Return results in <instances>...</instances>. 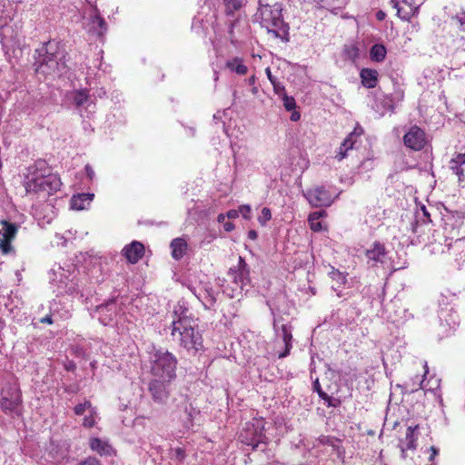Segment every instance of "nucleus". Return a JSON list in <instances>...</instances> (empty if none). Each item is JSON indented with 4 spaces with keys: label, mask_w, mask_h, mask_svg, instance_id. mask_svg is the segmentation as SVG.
Here are the masks:
<instances>
[{
    "label": "nucleus",
    "mask_w": 465,
    "mask_h": 465,
    "mask_svg": "<svg viewBox=\"0 0 465 465\" xmlns=\"http://www.w3.org/2000/svg\"><path fill=\"white\" fill-rule=\"evenodd\" d=\"M196 321L184 301H179L174 305L171 335L175 342L193 354L203 348L202 334L196 329Z\"/></svg>",
    "instance_id": "nucleus-1"
},
{
    "label": "nucleus",
    "mask_w": 465,
    "mask_h": 465,
    "mask_svg": "<svg viewBox=\"0 0 465 465\" xmlns=\"http://www.w3.org/2000/svg\"><path fill=\"white\" fill-rule=\"evenodd\" d=\"M61 185L60 177L52 173L51 168L43 160L36 161L29 168V173L25 180L27 193H34L43 197L53 195L60 190Z\"/></svg>",
    "instance_id": "nucleus-2"
},
{
    "label": "nucleus",
    "mask_w": 465,
    "mask_h": 465,
    "mask_svg": "<svg viewBox=\"0 0 465 465\" xmlns=\"http://www.w3.org/2000/svg\"><path fill=\"white\" fill-rule=\"evenodd\" d=\"M149 353L150 371L154 378L173 381L176 378L177 359L163 348L152 346Z\"/></svg>",
    "instance_id": "nucleus-3"
},
{
    "label": "nucleus",
    "mask_w": 465,
    "mask_h": 465,
    "mask_svg": "<svg viewBox=\"0 0 465 465\" xmlns=\"http://www.w3.org/2000/svg\"><path fill=\"white\" fill-rule=\"evenodd\" d=\"M256 18L260 20L262 26L275 37L280 36V32L284 34L288 32L289 26L283 21L282 7L279 3L273 5H260Z\"/></svg>",
    "instance_id": "nucleus-4"
},
{
    "label": "nucleus",
    "mask_w": 465,
    "mask_h": 465,
    "mask_svg": "<svg viewBox=\"0 0 465 465\" xmlns=\"http://www.w3.org/2000/svg\"><path fill=\"white\" fill-rule=\"evenodd\" d=\"M36 72L45 75H59L65 68L64 54L52 44H48L45 53L37 62Z\"/></svg>",
    "instance_id": "nucleus-5"
},
{
    "label": "nucleus",
    "mask_w": 465,
    "mask_h": 465,
    "mask_svg": "<svg viewBox=\"0 0 465 465\" xmlns=\"http://www.w3.org/2000/svg\"><path fill=\"white\" fill-rule=\"evenodd\" d=\"M1 397V409L5 413L15 416L22 415V392L16 384H7L4 387Z\"/></svg>",
    "instance_id": "nucleus-6"
},
{
    "label": "nucleus",
    "mask_w": 465,
    "mask_h": 465,
    "mask_svg": "<svg viewBox=\"0 0 465 465\" xmlns=\"http://www.w3.org/2000/svg\"><path fill=\"white\" fill-rule=\"evenodd\" d=\"M228 277L233 286L231 289L224 287L223 292L227 296L233 298L249 283V270L245 261L242 257H239L237 265L229 270Z\"/></svg>",
    "instance_id": "nucleus-7"
},
{
    "label": "nucleus",
    "mask_w": 465,
    "mask_h": 465,
    "mask_svg": "<svg viewBox=\"0 0 465 465\" xmlns=\"http://www.w3.org/2000/svg\"><path fill=\"white\" fill-rule=\"evenodd\" d=\"M70 276L69 272L61 266H58L57 270L52 269L49 272L50 281L53 284L56 285L55 292L58 294H74L79 292L80 287L78 282L74 281V276L72 278Z\"/></svg>",
    "instance_id": "nucleus-8"
},
{
    "label": "nucleus",
    "mask_w": 465,
    "mask_h": 465,
    "mask_svg": "<svg viewBox=\"0 0 465 465\" xmlns=\"http://www.w3.org/2000/svg\"><path fill=\"white\" fill-rule=\"evenodd\" d=\"M309 203L314 207L330 206L338 196L336 192H331L325 186H316L303 193Z\"/></svg>",
    "instance_id": "nucleus-9"
},
{
    "label": "nucleus",
    "mask_w": 465,
    "mask_h": 465,
    "mask_svg": "<svg viewBox=\"0 0 465 465\" xmlns=\"http://www.w3.org/2000/svg\"><path fill=\"white\" fill-rule=\"evenodd\" d=\"M427 142V135L424 130L417 125L411 126L403 135L404 145L415 152L424 149Z\"/></svg>",
    "instance_id": "nucleus-10"
},
{
    "label": "nucleus",
    "mask_w": 465,
    "mask_h": 465,
    "mask_svg": "<svg viewBox=\"0 0 465 465\" xmlns=\"http://www.w3.org/2000/svg\"><path fill=\"white\" fill-rule=\"evenodd\" d=\"M171 381L153 378L149 383V392L154 402L165 404L171 394Z\"/></svg>",
    "instance_id": "nucleus-11"
},
{
    "label": "nucleus",
    "mask_w": 465,
    "mask_h": 465,
    "mask_svg": "<svg viewBox=\"0 0 465 465\" xmlns=\"http://www.w3.org/2000/svg\"><path fill=\"white\" fill-rule=\"evenodd\" d=\"M0 224V251L7 254L13 251L11 242L16 235L18 226L5 220L1 221Z\"/></svg>",
    "instance_id": "nucleus-12"
},
{
    "label": "nucleus",
    "mask_w": 465,
    "mask_h": 465,
    "mask_svg": "<svg viewBox=\"0 0 465 465\" xmlns=\"http://www.w3.org/2000/svg\"><path fill=\"white\" fill-rule=\"evenodd\" d=\"M420 426L410 425L406 428L403 437L399 439V448L401 451V456L405 458L408 450H415L417 447V440L420 436Z\"/></svg>",
    "instance_id": "nucleus-13"
},
{
    "label": "nucleus",
    "mask_w": 465,
    "mask_h": 465,
    "mask_svg": "<svg viewBox=\"0 0 465 465\" xmlns=\"http://www.w3.org/2000/svg\"><path fill=\"white\" fill-rule=\"evenodd\" d=\"M367 263L371 266L385 264L388 262V252L384 244L374 242L370 249L366 251Z\"/></svg>",
    "instance_id": "nucleus-14"
},
{
    "label": "nucleus",
    "mask_w": 465,
    "mask_h": 465,
    "mask_svg": "<svg viewBox=\"0 0 465 465\" xmlns=\"http://www.w3.org/2000/svg\"><path fill=\"white\" fill-rule=\"evenodd\" d=\"M86 29L90 34H93L97 37L104 36L107 31L106 23L96 8H94L89 15Z\"/></svg>",
    "instance_id": "nucleus-15"
},
{
    "label": "nucleus",
    "mask_w": 465,
    "mask_h": 465,
    "mask_svg": "<svg viewBox=\"0 0 465 465\" xmlns=\"http://www.w3.org/2000/svg\"><path fill=\"white\" fill-rule=\"evenodd\" d=\"M98 320L103 325L113 324L118 315V304L112 301L97 307Z\"/></svg>",
    "instance_id": "nucleus-16"
},
{
    "label": "nucleus",
    "mask_w": 465,
    "mask_h": 465,
    "mask_svg": "<svg viewBox=\"0 0 465 465\" xmlns=\"http://www.w3.org/2000/svg\"><path fill=\"white\" fill-rule=\"evenodd\" d=\"M122 253L130 263L134 264L143 256L144 246L140 242L134 241L124 246Z\"/></svg>",
    "instance_id": "nucleus-17"
},
{
    "label": "nucleus",
    "mask_w": 465,
    "mask_h": 465,
    "mask_svg": "<svg viewBox=\"0 0 465 465\" xmlns=\"http://www.w3.org/2000/svg\"><path fill=\"white\" fill-rule=\"evenodd\" d=\"M362 134V129L361 127L355 128L353 132H351L342 142L341 144L339 151L335 156L338 161L343 160L347 157L348 151L351 150L356 143V138Z\"/></svg>",
    "instance_id": "nucleus-18"
},
{
    "label": "nucleus",
    "mask_w": 465,
    "mask_h": 465,
    "mask_svg": "<svg viewBox=\"0 0 465 465\" xmlns=\"http://www.w3.org/2000/svg\"><path fill=\"white\" fill-rule=\"evenodd\" d=\"M89 447L92 451L101 456H111L114 452V448L107 440L97 437L90 438Z\"/></svg>",
    "instance_id": "nucleus-19"
},
{
    "label": "nucleus",
    "mask_w": 465,
    "mask_h": 465,
    "mask_svg": "<svg viewBox=\"0 0 465 465\" xmlns=\"http://www.w3.org/2000/svg\"><path fill=\"white\" fill-rule=\"evenodd\" d=\"M94 194L91 193L74 194L70 199V206L75 211L88 209L94 200Z\"/></svg>",
    "instance_id": "nucleus-20"
},
{
    "label": "nucleus",
    "mask_w": 465,
    "mask_h": 465,
    "mask_svg": "<svg viewBox=\"0 0 465 465\" xmlns=\"http://www.w3.org/2000/svg\"><path fill=\"white\" fill-rule=\"evenodd\" d=\"M401 2L406 5L400 6L398 5L397 14L403 20H410L411 17L415 16L419 12V5H417L414 0H401Z\"/></svg>",
    "instance_id": "nucleus-21"
},
{
    "label": "nucleus",
    "mask_w": 465,
    "mask_h": 465,
    "mask_svg": "<svg viewBox=\"0 0 465 465\" xmlns=\"http://www.w3.org/2000/svg\"><path fill=\"white\" fill-rule=\"evenodd\" d=\"M360 77L362 85L368 89L374 88L378 84V72L374 69L363 68Z\"/></svg>",
    "instance_id": "nucleus-22"
},
{
    "label": "nucleus",
    "mask_w": 465,
    "mask_h": 465,
    "mask_svg": "<svg viewBox=\"0 0 465 465\" xmlns=\"http://www.w3.org/2000/svg\"><path fill=\"white\" fill-rule=\"evenodd\" d=\"M465 164V153H458L450 162V169L455 173L459 181L461 182L465 178L463 165Z\"/></svg>",
    "instance_id": "nucleus-23"
},
{
    "label": "nucleus",
    "mask_w": 465,
    "mask_h": 465,
    "mask_svg": "<svg viewBox=\"0 0 465 465\" xmlns=\"http://www.w3.org/2000/svg\"><path fill=\"white\" fill-rule=\"evenodd\" d=\"M170 247L172 249V256L175 260H180L185 254L187 250V242L183 238H176L172 241Z\"/></svg>",
    "instance_id": "nucleus-24"
},
{
    "label": "nucleus",
    "mask_w": 465,
    "mask_h": 465,
    "mask_svg": "<svg viewBox=\"0 0 465 465\" xmlns=\"http://www.w3.org/2000/svg\"><path fill=\"white\" fill-rule=\"evenodd\" d=\"M226 67L232 72L240 75H244L248 72L247 66L243 64V61L240 57H234L226 62Z\"/></svg>",
    "instance_id": "nucleus-25"
},
{
    "label": "nucleus",
    "mask_w": 465,
    "mask_h": 465,
    "mask_svg": "<svg viewBox=\"0 0 465 465\" xmlns=\"http://www.w3.org/2000/svg\"><path fill=\"white\" fill-rule=\"evenodd\" d=\"M325 214L324 211L314 212L309 215L308 222L310 223V228L313 232H321L322 230V223L320 222V218Z\"/></svg>",
    "instance_id": "nucleus-26"
},
{
    "label": "nucleus",
    "mask_w": 465,
    "mask_h": 465,
    "mask_svg": "<svg viewBox=\"0 0 465 465\" xmlns=\"http://www.w3.org/2000/svg\"><path fill=\"white\" fill-rule=\"evenodd\" d=\"M255 432L251 438H248L244 435L243 432L241 433L240 438L243 443L246 445L252 446V449H256L260 442L262 440V431L258 432L257 430H254Z\"/></svg>",
    "instance_id": "nucleus-27"
},
{
    "label": "nucleus",
    "mask_w": 465,
    "mask_h": 465,
    "mask_svg": "<svg viewBox=\"0 0 465 465\" xmlns=\"http://www.w3.org/2000/svg\"><path fill=\"white\" fill-rule=\"evenodd\" d=\"M386 48L383 45H374L371 49V58L375 62H382L386 57Z\"/></svg>",
    "instance_id": "nucleus-28"
},
{
    "label": "nucleus",
    "mask_w": 465,
    "mask_h": 465,
    "mask_svg": "<svg viewBox=\"0 0 465 465\" xmlns=\"http://www.w3.org/2000/svg\"><path fill=\"white\" fill-rule=\"evenodd\" d=\"M74 104L78 106H84L88 102L89 96L85 90L74 91L71 94Z\"/></svg>",
    "instance_id": "nucleus-29"
},
{
    "label": "nucleus",
    "mask_w": 465,
    "mask_h": 465,
    "mask_svg": "<svg viewBox=\"0 0 465 465\" xmlns=\"http://www.w3.org/2000/svg\"><path fill=\"white\" fill-rule=\"evenodd\" d=\"M94 408L89 401H85L83 403H79L74 406V412L77 416L85 415V413H94Z\"/></svg>",
    "instance_id": "nucleus-30"
},
{
    "label": "nucleus",
    "mask_w": 465,
    "mask_h": 465,
    "mask_svg": "<svg viewBox=\"0 0 465 465\" xmlns=\"http://www.w3.org/2000/svg\"><path fill=\"white\" fill-rule=\"evenodd\" d=\"M223 4L226 14L232 15L242 6L243 0H223Z\"/></svg>",
    "instance_id": "nucleus-31"
},
{
    "label": "nucleus",
    "mask_w": 465,
    "mask_h": 465,
    "mask_svg": "<svg viewBox=\"0 0 465 465\" xmlns=\"http://www.w3.org/2000/svg\"><path fill=\"white\" fill-rule=\"evenodd\" d=\"M82 416L84 417L82 425L84 428H93L96 424V421L98 420L96 408H94V413L87 412L85 413V415Z\"/></svg>",
    "instance_id": "nucleus-32"
},
{
    "label": "nucleus",
    "mask_w": 465,
    "mask_h": 465,
    "mask_svg": "<svg viewBox=\"0 0 465 465\" xmlns=\"http://www.w3.org/2000/svg\"><path fill=\"white\" fill-rule=\"evenodd\" d=\"M218 292L212 288L205 287L203 293H199L197 296L199 298L205 299L207 302L211 305L214 303L217 300Z\"/></svg>",
    "instance_id": "nucleus-33"
},
{
    "label": "nucleus",
    "mask_w": 465,
    "mask_h": 465,
    "mask_svg": "<svg viewBox=\"0 0 465 465\" xmlns=\"http://www.w3.org/2000/svg\"><path fill=\"white\" fill-rule=\"evenodd\" d=\"M281 336L282 338V341L284 343V346L285 347H292V335L291 327L289 325H287V324L282 325Z\"/></svg>",
    "instance_id": "nucleus-34"
},
{
    "label": "nucleus",
    "mask_w": 465,
    "mask_h": 465,
    "mask_svg": "<svg viewBox=\"0 0 465 465\" xmlns=\"http://www.w3.org/2000/svg\"><path fill=\"white\" fill-rule=\"evenodd\" d=\"M272 219V212L268 207H263L261 211L257 220L262 226H265L266 223Z\"/></svg>",
    "instance_id": "nucleus-35"
},
{
    "label": "nucleus",
    "mask_w": 465,
    "mask_h": 465,
    "mask_svg": "<svg viewBox=\"0 0 465 465\" xmlns=\"http://www.w3.org/2000/svg\"><path fill=\"white\" fill-rule=\"evenodd\" d=\"M419 389L429 390V391L432 390L431 387H428V384L425 381V378L420 380L417 376V377H415V379L412 380L411 391H417Z\"/></svg>",
    "instance_id": "nucleus-36"
},
{
    "label": "nucleus",
    "mask_w": 465,
    "mask_h": 465,
    "mask_svg": "<svg viewBox=\"0 0 465 465\" xmlns=\"http://www.w3.org/2000/svg\"><path fill=\"white\" fill-rule=\"evenodd\" d=\"M331 277L333 281H335L339 285H342V284H345L346 282V275L343 274L342 272L337 271V270H332L331 272Z\"/></svg>",
    "instance_id": "nucleus-37"
},
{
    "label": "nucleus",
    "mask_w": 465,
    "mask_h": 465,
    "mask_svg": "<svg viewBox=\"0 0 465 465\" xmlns=\"http://www.w3.org/2000/svg\"><path fill=\"white\" fill-rule=\"evenodd\" d=\"M239 215L241 214L244 219L249 220L251 218V206L249 204L241 205L238 209Z\"/></svg>",
    "instance_id": "nucleus-38"
},
{
    "label": "nucleus",
    "mask_w": 465,
    "mask_h": 465,
    "mask_svg": "<svg viewBox=\"0 0 465 465\" xmlns=\"http://www.w3.org/2000/svg\"><path fill=\"white\" fill-rule=\"evenodd\" d=\"M283 105L287 111H292L295 108L296 103L292 97L285 96L283 99Z\"/></svg>",
    "instance_id": "nucleus-39"
},
{
    "label": "nucleus",
    "mask_w": 465,
    "mask_h": 465,
    "mask_svg": "<svg viewBox=\"0 0 465 465\" xmlns=\"http://www.w3.org/2000/svg\"><path fill=\"white\" fill-rule=\"evenodd\" d=\"M77 465H102L101 462L94 457H88L77 463Z\"/></svg>",
    "instance_id": "nucleus-40"
},
{
    "label": "nucleus",
    "mask_w": 465,
    "mask_h": 465,
    "mask_svg": "<svg viewBox=\"0 0 465 465\" xmlns=\"http://www.w3.org/2000/svg\"><path fill=\"white\" fill-rule=\"evenodd\" d=\"M313 388L314 390L319 393V396L322 399H326L328 398L327 394L325 392H323L320 387V383H319V381L316 380L313 383Z\"/></svg>",
    "instance_id": "nucleus-41"
},
{
    "label": "nucleus",
    "mask_w": 465,
    "mask_h": 465,
    "mask_svg": "<svg viewBox=\"0 0 465 465\" xmlns=\"http://www.w3.org/2000/svg\"><path fill=\"white\" fill-rule=\"evenodd\" d=\"M84 171H85V173H86L87 177L90 180H93L94 178L95 173H94V171L93 170L91 165L86 164L85 167H84Z\"/></svg>",
    "instance_id": "nucleus-42"
},
{
    "label": "nucleus",
    "mask_w": 465,
    "mask_h": 465,
    "mask_svg": "<svg viewBox=\"0 0 465 465\" xmlns=\"http://www.w3.org/2000/svg\"><path fill=\"white\" fill-rule=\"evenodd\" d=\"M228 120H229L228 123L223 122V130H224L225 134L228 136H232V135H233V134L230 132L229 127H230V124L232 123V118H229Z\"/></svg>",
    "instance_id": "nucleus-43"
},
{
    "label": "nucleus",
    "mask_w": 465,
    "mask_h": 465,
    "mask_svg": "<svg viewBox=\"0 0 465 465\" xmlns=\"http://www.w3.org/2000/svg\"><path fill=\"white\" fill-rule=\"evenodd\" d=\"M265 73L270 82L273 84L274 87H276V78L272 74L271 69L269 67L265 69Z\"/></svg>",
    "instance_id": "nucleus-44"
},
{
    "label": "nucleus",
    "mask_w": 465,
    "mask_h": 465,
    "mask_svg": "<svg viewBox=\"0 0 465 465\" xmlns=\"http://www.w3.org/2000/svg\"><path fill=\"white\" fill-rule=\"evenodd\" d=\"M372 167H373V163H372V160H371V159L364 160L360 165V168L371 169Z\"/></svg>",
    "instance_id": "nucleus-45"
},
{
    "label": "nucleus",
    "mask_w": 465,
    "mask_h": 465,
    "mask_svg": "<svg viewBox=\"0 0 465 465\" xmlns=\"http://www.w3.org/2000/svg\"><path fill=\"white\" fill-rule=\"evenodd\" d=\"M239 216V211L238 210H230L226 213V217L228 219H235Z\"/></svg>",
    "instance_id": "nucleus-46"
},
{
    "label": "nucleus",
    "mask_w": 465,
    "mask_h": 465,
    "mask_svg": "<svg viewBox=\"0 0 465 465\" xmlns=\"http://www.w3.org/2000/svg\"><path fill=\"white\" fill-rule=\"evenodd\" d=\"M75 368H76V365L73 361H68L64 364V369L68 371H74Z\"/></svg>",
    "instance_id": "nucleus-47"
},
{
    "label": "nucleus",
    "mask_w": 465,
    "mask_h": 465,
    "mask_svg": "<svg viewBox=\"0 0 465 465\" xmlns=\"http://www.w3.org/2000/svg\"><path fill=\"white\" fill-rule=\"evenodd\" d=\"M175 455H176V458L179 459L180 460H183L184 457H185V453H184V450L181 448H177L175 449Z\"/></svg>",
    "instance_id": "nucleus-48"
},
{
    "label": "nucleus",
    "mask_w": 465,
    "mask_h": 465,
    "mask_svg": "<svg viewBox=\"0 0 465 465\" xmlns=\"http://www.w3.org/2000/svg\"><path fill=\"white\" fill-rule=\"evenodd\" d=\"M430 450L431 453H430V455L429 457V460H430V461H432L434 460L435 456L438 455L439 450L434 446L430 447Z\"/></svg>",
    "instance_id": "nucleus-49"
},
{
    "label": "nucleus",
    "mask_w": 465,
    "mask_h": 465,
    "mask_svg": "<svg viewBox=\"0 0 465 465\" xmlns=\"http://www.w3.org/2000/svg\"><path fill=\"white\" fill-rule=\"evenodd\" d=\"M223 229L226 232H232L234 229V224L232 223H231V222H225L223 223Z\"/></svg>",
    "instance_id": "nucleus-50"
},
{
    "label": "nucleus",
    "mask_w": 465,
    "mask_h": 465,
    "mask_svg": "<svg viewBox=\"0 0 465 465\" xmlns=\"http://www.w3.org/2000/svg\"><path fill=\"white\" fill-rule=\"evenodd\" d=\"M258 237V233L254 230H251L248 232V238L251 240H256Z\"/></svg>",
    "instance_id": "nucleus-51"
},
{
    "label": "nucleus",
    "mask_w": 465,
    "mask_h": 465,
    "mask_svg": "<svg viewBox=\"0 0 465 465\" xmlns=\"http://www.w3.org/2000/svg\"><path fill=\"white\" fill-rule=\"evenodd\" d=\"M292 347H285V350L279 354V358H284L289 355Z\"/></svg>",
    "instance_id": "nucleus-52"
},
{
    "label": "nucleus",
    "mask_w": 465,
    "mask_h": 465,
    "mask_svg": "<svg viewBox=\"0 0 465 465\" xmlns=\"http://www.w3.org/2000/svg\"><path fill=\"white\" fill-rule=\"evenodd\" d=\"M226 213H220L217 217V221L218 223H225V219H226Z\"/></svg>",
    "instance_id": "nucleus-53"
},
{
    "label": "nucleus",
    "mask_w": 465,
    "mask_h": 465,
    "mask_svg": "<svg viewBox=\"0 0 465 465\" xmlns=\"http://www.w3.org/2000/svg\"><path fill=\"white\" fill-rule=\"evenodd\" d=\"M386 15L383 11H379L376 14V17L378 20L382 21L385 18Z\"/></svg>",
    "instance_id": "nucleus-54"
},
{
    "label": "nucleus",
    "mask_w": 465,
    "mask_h": 465,
    "mask_svg": "<svg viewBox=\"0 0 465 465\" xmlns=\"http://www.w3.org/2000/svg\"><path fill=\"white\" fill-rule=\"evenodd\" d=\"M41 322H44V323H48V324L53 323V320H52L51 316H46V317L43 318L41 320Z\"/></svg>",
    "instance_id": "nucleus-55"
},
{
    "label": "nucleus",
    "mask_w": 465,
    "mask_h": 465,
    "mask_svg": "<svg viewBox=\"0 0 465 465\" xmlns=\"http://www.w3.org/2000/svg\"><path fill=\"white\" fill-rule=\"evenodd\" d=\"M421 211H422L423 215L427 218V221H430V213L427 211V209L425 208V206L421 207Z\"/></svg>",
    "instance_id": "nucleus-56"
},
{
    "label": "nucleus",
    "mask_w": 465,
    "mask_h": 465,
    "mask_svg": "<svg viewBox=\"0 0 465 465\" xmlns=\"http://www.w3.org/2000/svg\"><path fill=\"white\" fill-rule=\"evenodd\" d=\"M327 443H330L331 446L333 447H337V445L335 443L338 442V440L336 439H330L328 438L327 440H326Z\"/></svg>",
    "instance_id": "nucleus-57"
},
{
    "label": "nucleus",
    "mask_w": 465,
    "mask_h": 465,
    "mask_svg": "<svg viewBox=\"0 0 465 465\" xmlns=\"http://www.w3.org/2000/svg\"><path fill=\"white\" fill-rule=\"evenodd\" d=\"M423 368H424V374H423V377H425V376L427 375V373L429 372V369H428L427 361H424V362H423Z\"/></svg>",
    "instance_id": "nucleus-58"
},
{
    "label": "nucleus",
    "mask_w": 465,
    "mask_h": 465,
    "mask_svg": "<svg viewBox=\"0 0 465 465\" xmlns=\"http://www.w3.org/2000/svg\"><path fill=\"white\" fill-rule=\"evenodd\" d=\"M391 5L394 8H398L399 1L398 0H391Z\"/></svg>",
    "instance_id": "nucleus-59"
},
{
    "label": "nucleus",
    "mask_w": 465,
    "mask_h": 465,
    "mask_svg": "<svg viewBox=\"0 0 465 465\" xmlns=\"http://www.w3.org/2000/svg\"><path fill=\"white\" fill-rule=\"evenodd\" d=\"M269 465H283V464L281 462H272Z\"/></svg>",
    "instance_id": "nucleus-60"
},
{
    "label": "nucleus",
    "mask_w": 465,
    "mask_h": 465,
    "mask_svg": "<svg viewBox=\"0 0 465 465\" xmlns=\"http://www.w3.org/2000/svg\"><path fill=\"white\" fill-rule=\"evenodd\" d=\"M252 428H253V425H252ZM251 430V427H250V426H248V427H247V430Z\"/></svg>",
    "instance_id": "nucleus-61"
},
{
    "label": "nucleus",
    "mask_w": 465,
    "mask_h": 465,
    "mask_svg": "<svg viewBox=\"0 0 465 465\" xmlns=\"http://www.w3.org/2000/svg\"><path fill=\"white\" fill-rule=\"evenodd\" d=\"M296 114H297V113H293V114H292V117H294Z\"/></svg>",
    "instance_id": "nucleus-62"
}]
</instances>
